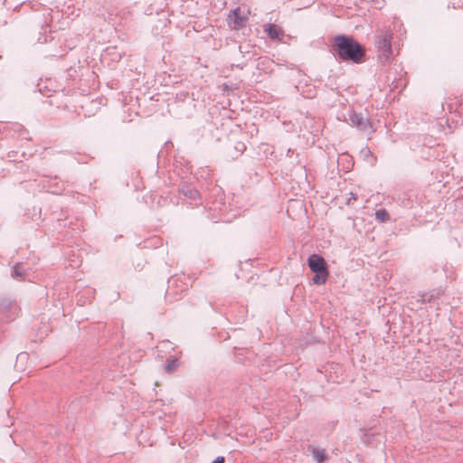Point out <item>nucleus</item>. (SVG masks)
<instances>
[{
  "label": "nucleus",
  "instance_id": "f257e3e1",
  "mask_svg": "<svg viewBox=\"0 0 463 463\" xmlns=\"http://www.w3.org/2000/svg\"><path fill=\"white\" fill-rule=\"evenodd\" d=\"M331 47L333 53L343 61L360 63L365 56L364 48L350 35H335Z\"/></svg>",
  "mask_w": 463,
  "mask_h": 463
},
{
  "label": "nucleus",
  "instance_id": "f03ea898",
  "mask_svg": "<svg viewBox=\"0 0 463 463\" xmlns=\"http://www.w3.org/2000/svg\"><path fill=\"white\" fill-rule=\"evenodd\" d=\"M307 265L315 274L312 281L315 285H323L329 276L328 267L325 259L318 254H311L307 259Z\"/></svg>",
  "mask_w": 463,
  "mask_h": 463
},
{
  "label": "nucleus",
  "instance_id": "7ed1b4c3",
  "mask_svg": "<svg viewBox=\"0 0 463 463\" xmlns=\"http://www.w3.org/2000/svg\"><path fill=\"white\" fill-rule=\"evenodd\" d=\"M392 32L391 29L378 31L375 34V46L382 61H387L392 55Z\"/></svg>",
  "mask_w": 463,
  "mask_h": 463
},
{
  "label": "nucleus",
  "instance_id": "20e7f679",
  "mask_svg": "<svg viewBox=\"0 0 463 463\" xmlns=\"http://www.w3.org/2000/svg\"><path fill=\"white\" fill-rule=\"evenodd\" d=\"M344 120L352 127H355L363 132H371L372 124L369 118L362 113H356L354 109H348L346 113H343Z\"/></svg>",
  "mask_w": 463,
  "mask_h": 463
},
{
  "label": "nucleus",
  "instance_id": "39448f33",
  "mask_svg": "<svg viewBox=\"0 0 463 463\" xmlns=\"http://www.w3.org/2000/svg\"><path fill=\"white\" fill-rule=\"evenodd\" d=\"M230 23L233 24L234 29H239L245 25L246 16L243 15L239 7L235 8L229 14Z\"/></svg>",
  "mask_w": 463,
  "mask_h": 463
},
{
  "label": "nucleus",
  "instance_id": "423d86ee",
  "mask_svg": "<svg viewBox=\"0 0 463 463\" xmlns=\"http://www.w3.org/2000/svg\"><path fill=\"white\" fill-rule=\"evenodd\" d=\"M178 192L194 202H196L199 198V192L187 184H182L178 188Z\"/></svg>",
  "mask_w": 463,
  "mask_h": 463
},
{
  "label": "nucleus",
  "instance_id": "0eeeda50",
  "mask_svg": "<svg viewBox=\"0 0 463 463\" xmlns=\"http://www.w3.org/2000/svg\"><path fill=\"white\" fill-rule=\"evenodd\" d=\"M264 32L268 34L270 40H280L283 35V31L280 27L273 24H267L263 26Z\"/></svg>",
  "mask_w": 463,
  "mask_h": 463
},
{
  "label": "nucleus",
  "instance_id": "6e6552de",
  "mask_svg": "<svg viewBox=\"0 0 463 463\" xmlns=\"http://www.w3.org/2000/svg\"><path fill=\"white\" fill-rule=\"evenodd\" d=\"M57 177L50 178L47 180V184H43L48 191L52 194H59L64 190V184L62 182H57Z\"/></svg>",
  "mask_w": 463,
  "mask_h": 463
},
{
  "label": "nucleus",
  "instance_id": "1a4fd4ad",
  "mask_svg": "<svg viewBox=\"0 0 463 463\" xmlns=\"http://www.w3.org/2000/svg\"><path fill=\"white\" fill-rule=\"evenodd\" d=\"M27 275V269L23 263H16L11 272V276L13 279H24Z\"/></svg>",
  "mask_w": 463,
  "mask_h": 463
},
{
  "label": "nucleus",
  "instance_id": "9d476101",
  "mask_svg": "<svg viewBox=\"0 0 463 463\" xmlns=\"http://www.w3.org/2000/svg\"><path fill=\"white\" fill-rule=\"evenodd\" d=\"M443 294L441 289H434L430 292H424L420 295L421 301L423 303L431 302L437 298H439Z\"/></svg>",
  "mask_w": 463,
  "mask_h": 463
},
{
  "label": "nucleus",
  "instance_id": "9b49d317",
  "mask_svg": "<svg viewBox=\"0 0 463 463\" xmlns=\"http://www.w3.org/2000/svg\"><path fill=\"white\" fill-rule=\"evenodd\" d=\"M311 453L317 463H323L327 458L326 451L324 449L312 448Z\"/></svg>",
  "mask_w": 463,
  "mask_h": 463
},
{
  "label": "nucleus",
  "instance_id": "f8f14e48",
  "mask_svg": "<svg viewBox=\"0 0 463 463\" xmlns=\"http://www.w3.org/2000/svg\"><path fill=\"white\" fill-rule=\"evenodd\" d=\"M375 219L381 222H385L390 219V214L385 209H379L375 212Z\"/></svg>",
  "mask_w": 463,
  "mask_h": 463
},
{
  "label": "nucleus",
  "instance_id": "ddd939ff",
  "mask_svg": "<svg viewBox=\"0 0 463 463\" xmlns=\"http://www.w3.org/2000/svg\"><path fill=\"white\" fill-rule=\"evenodd\" d=\"M178 366V360L175 358H169L166 360L165 371L171 373Z\"/></svg>",
  "mask_w": 463,
  "mask_h": 463
},
{
  "label": "nucleus",
  "instance_id": "4468645a",
  "mask_svg": "<svg viewBox=\"0 0 463 463\" xmlns=\"http://www.w3.org/2000/svg\"><path fill=\"white\" fill-rule=\"evenodd\" d=\"M13 303L11 300L4 298L0 300V310L8 311L11 309Z\"/></svg>",
  "mask_w": 463,
  "mask_h": 463
},
{
  "label": "nucleus",
  "instance_id": "2eb2a0df",
  "mask_svg": "<svg viewBox=\"0 0 463 463\" xmlns=\"http://www.w3.org/2000/svg\"><path fill=\"white\" fill-rule=\"evenodd\" d=\"M234 149L239 153L242 154L243 151L246 149V146L243 142H238L234 146Z\"/></svg>",
  "mask_w": 463,
  "mask_h": 463
},
{
  "label": "nucleus",
  "instance_id": "dca6fc26",
  "mask_svg": "<svg viewBox=\"0 0 463 463\" xmlns=\"http://www.w3.org/2000/svg\"><path fill=\"white\" fill-rule=\"evenodd\" d=\"M177 281V279L172 277L169 280H168V288L166 290V295L169 296L171 294V290H172V287L173 285Z\"/></svg>",
  "mask_w": 463,
  "mask_h": 463
},
{
  "label": "nucleus",
  "instance_id": "f3484780",
  "mask_svg": "<svg viewBox=\"0 0 463 463\" xmlns=\"http://www.w3.org/2000/svg\"><path fill=\"white\" fill-rule=\"evenodd\" d=\"M225 459L223 457H217L212 463H224Z\"/></svg>",
  "mask_w": 463,
  "mask_h": 463
},
{
  "label": "nucleus",
  "instance_id": "a211bd4d",
  "mask_svg": "<svg viewBox=\"0 0 463 463\" xmlns=\"http://www.w3.org/2000/svg\"><path fill=\"white\" fill-rule=\"evenodd\" d=\"M363 152L364 153V156L371 155V151L368 148H365Z\"/></svg>",
  "mask_w": 463,
  "mask_h": 463
},
{
  "label": "nucleus",
  "instance_id": "6ab92c4d",
  "mask_svg": "<svg viewBox=\"0 0 463 463\" xmlns=\"http://www.w3.org/2000/svg\"><path fill=\"white\" fill-rule=\"evenodd\" d=\"M25 356H26V354H23V353H22V354H19L17 355V358H18V359H23V358H24V357H25Z\"/></svg>",
  "mask_w": 463,
  "mask_h": 463
}]
</instances>
